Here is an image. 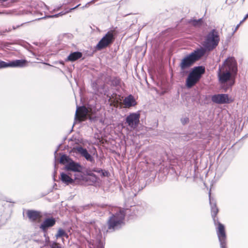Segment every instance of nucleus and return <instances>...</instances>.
Instances as JSON below:
<instances>
[{
    "mask_svg": "<svg viewBox=\"0 0 248 248\" xmlns=\"http://www.w3.org/2000/svg\"><path fill=\"white\" fill-rule=\"evenodd\" d=\"M26 61L24 60H16L6 62L0 61V68H3L8 67H22L25 66Z\"/></svg>",
    "mask_w": 248,
    "mask_h": 248,
    "instance_id": "9d476101",
    "label": "nucleus"
},
{
    "mask_svg": "<svg viewBox=\"0 0 248 248\" xmlns=\"http://www.w3.org/2000/svg\"><path fill=\"white\" fill-rule=\"evenodd\" d=\"M204 72V67L202 66H199L194 67L190 73L200 79L202 74Z\"/></svg>",
    "mask_w": 248,
    "mask_h": 248,
    "instance_id": "a211bd4d",
    "label": "nucleus"
},
{
    "mask_svg": "<svg viewBox=\"0 0 248 248\" xmlns=\"http://www.w3.org/2000/svg\"><path fill=\"white\" fill-rule=\"evenodd\" d=\"M202 18H200L198 20L196 19H193L190 20L189 22L192 25L195 26H200L202 23Z\"/></svg>",
    "mask_w": 248,
    "mask_h": 248,
    "instance_id": "a878e982",
    "label": "nucleus"
},
{
    "mask_svg": "<svg viewBox=\"0 0 248 248\" xmlns=\"http://www.w3.org/2000/svg\"><path fill=\"white\" fill-rule=\"evenodd\" d=\"M233 82L231 83V84H230V86H231L233 84Z\"/></svg>",
    "mask_w": 248,
    "mask_h": 248,
    "instance_id": "37998d69",
    "label": "nucleus"
},
{
    "mask_svg": "<svg viewBox=\"0 0 248 248\" xmlns=\"http://www.w3.org/2000/svg\"><path fill=\"white\" fill-rule=\"evenodd\" d=\"M88 112V109L84 106L77 107L75 119L79 121L84 120L86 118Z\"/></svg>",
    "mask_w": 248,
    "mask_h": 248,
    "instance_id": "f8f14e48",
    "label": "nucleus"
},
{
    "mask_svg": "<svg viewBox=\"0 0 248 248\" xmlns=\"http://www.w3.org/2000/svg\"><path fill=\"white\" fill-rule=\"evenodd\" d=\"M57 151H58V150H56V151H55V154H56V153H57Z\"/></svg>",
    "mask_w": 248,
    "mask_h": 248,
    "instance_id": "c03bdc74",
    "label": "nucleus"
},
{
    "mask_svg": "<svg viewBox=\"0 0 248 248\" xmlns=\"http://www.w3.org/2000/svg\"><path fill=\"white\" fill-rule=\"evenodd\" d=\"M15 29H16V28H15V27H13V29H14V30H15Z\"/></svg>",
    "mask_w": 248,
    "mask_h": 248,
    "instance_id": "a18cd8bd",
    "label": "nucleus"
},
{
    "mask_svg": "<svg viewBox=\"0 0 248 248\" xmlns=\"http://www.w3.org/2000/svg\"><path fill=\"white\" fill-rule=\"evenodd\" d=\"M215 225H217V233L220 242V247L221 248H226V235L224 226L218 220L216 221Z\"/></svg>",
    "mask_w": 248,
    "mask_h": 248,
    "instance_id": "0eeeda50",
    "label": "nucleus"
},
{
    "mask_svg": "<svg viewBox=\"0 0 248 248\" xmlns=\"http://www.w3.org/2000/svg\"><path fill=\"white\" fill-rule=\"evenodd\" d=\"M44 237H45V246L48 245L49 243V238L48 236L47 235L46 233H44Z\"/></svg>",
    "mask_w": 248,
    "mask_h": 248,
    "instance_id": "7c9ffc66",
    "label": "nucleus"
},
{
    "mask_svg": "<svg viewBox=\"0 0 248 248\" xmlns=\"http://www.w3.org/2000/svg\"><path fill=\"white\" fill-rule=\"evenodd\" d=\"M199 79H200L190 73L186 80V87L188 88H191Z\"/></svg>",
    "mask_w": 248,
    "mask_h": 248,
    "instance_id": "f3484780",
    "label": "nucleus"
},
{
    "mask_svg": "<svg viewBox=\"0 0 248 248\" xmlns=\"http://www.w3.org/2000/svg\"><path fill=\"white\" fill-rule=\"evenodd\" d=\"M48 10L47 6L41 1H32L28 10L24 12L22 14H31L36 16H43V13H46V10Z\"/></svg>",
    "mask_w": 248,
    "mask_h": 248,
    "instance_id": "20e7f679",
    "label": "nucleus"
},
{
    "mask_svg": "<svg viewBox=\"0 0 248 248\" xmlns=\"http://www.w3.org/2000/svg\"><path fill=\"white\" fill-rule=\"evenodd\" d=\"M111 82L113 85L118 86L120 85L121 80L119 78H115L112 80Z\"/></svg>",
    "mask_w": 248,
    "mask_h": 248,
    "instance_id": "cd10ccee",
    "label": "nucleus"
},
{
    "mask_svg": "<svg viewBox=\"0 0 248 248\" xmlns=\"http://www.w3.org/2000/svg\"><path fill=\"white\" fill-rule=\"evenodd\" d=\"M219 68L222 69H226L227 71L230 72L234 75L237 72V64L236 60L234 57H228L224 62L221 66H219Z\"/></svg>",
    "mask_w": 248,
    "mask_h": 248,
    "instance_id": "39448f33",
    "label": "nucleus"
},
{
    "mask_svg": "<svg viewBox=\"0 0 248 248\" xmlns=\"http://www.w3.org/2000/svg\"><path fill=\"white\" fill-rule=\"evenodd\" d=\"M61 179L62 181L66 185H69L73 183V180L67 174L62 172L61 173Z\"/></svg>",
    "mask_w": 248,
    "mask_h": 248,
    "instance_id": "5701e85b",
    "label": "nucleus"
},
{
    "mask_svg": "<svg viewBox=\"0 0 248 248\" xmlns=\"http://www.w3.org/2000/svg\"><path fill=\"white\" fill-rule=\"evenodd\" d=\"M46 65H50V64H48V63H46Z\"/></svg>",
    "mask_w": 248,
    "mask_h": 248,
    "instance_id": "49530a36",
    "label": "nucleus"
},
{
    "mask_svg": "<svg viewBox=\"0 0 248 248\" xmlns=\"http://www.w3.org/2000/svg\"><path fill=\"white\" fill-rule=\"evenodd\" d=\"M234 74L227 71L226 69H222L219 67L217 71L218 81L221 84H224L228 82H230L232 77Z\"/></svg>",
    "mask_w": 248,
    "mask_h": 248,
    "instance_id": "6e6552de",
    "label": "nucleus"
},
{
    "mask_svg": "<svg viewBox=\"0 0 248 248\" xmlns=\"http://www.w3.org/2000/svg\"><path fill=\"white\" fill-rule=\"evenodd\" d=\"M63 237H65L66 238H67L68 237V234L65 232V235H64L63 236Z\"/></svg>",
    "mask_w": 248,
    "mask_h": 248,
    "instance_id": "e433bc0d",
    "label": "nucleus"
},
{
    "mask_svg": "<svg viewBox=\"0 0 248 248\" xmlns=\"http://www.w3.org/2000/svg\"><path fill=\"white\" fill-rule=\"evenodd\" d=\"M65 169L74 172H81L82 170V167L79 163L71 160L65 165Z\"/></svg>",
    "mask_w": 248,
    "mask_h": 248,
    "instance_id": "4468645a",
    "label": "nucleus"
},
{
    "mask_svg": "<svg viewBox=\"0 0 248 248\" xmlns=\"http://www.w3.org/2000/svg\"><path fill=\"white\" fill-rule=\"evenodd\" d=\"M188 120V118H186L184 119V122L185 123H186L187 122V121Z\"/></svg>",
    "mask_w": 248,
    "mask_h": 248,
    "instance_id": "ea45409f",
    "label": "nucleus"
},
{
    "mask_svg": "<svg viewBox=\"0 0 248 248\" xmlns=\"http://www.w3.org/2000/svg\"><path fill=\"white\" fill-rule=\"evenodd\" d=\"M27 216L32 221L36 220L41 217L39 212L32 210H29L27 212Z\"/></svg>",
    "mask_w": 248,
    "mask_h": 248,
    "instance_id": "412c9836",
    "label": "nucleus"
},
{
    "mask_svg": "<svg viewBox=\"0 0 248 248\" xmlns=\"http://www.w3.org/2000/svg\"><path fill=\"white\" fill-rule=\"evenodd\" d=\"M96 0H91V1H90V2H88V3H87L85 5V6H83V7H82V9H84V8L88 7L90 6V5L91 4H93V3H94Z\"/></svg>",
    "mask_w": 248,
    "mask_h": 248,
    "instance_id": "2f4dec72",
    "label": "nucleus"
},
{
    "mask_svg": "<svg viewBox=\"0 0 248 248\" xmlns=\"http://www.w3.org/2000/svg\"><path fill=\"white\" fill-rule=\"evenodd\" d=\"M59 63L62 65H64V62L63 61H60Z\"/></svg>",
    "mask_w": 248,
    "mask_h": 248,
    "instance_id": "58836bf2",
    "label": "nucleus"
},
{
    "mask_svg": "<svg viewBox=\"0 0 248 248\" xmlns=\"http://www.w3.org/2000/svg\"><path fill=\"white\" fill-rule=\"evenodd\" d=\"M50 247L51 248H62L60 245L55 242H53L50 243Z\"/></svg>",
    "mask_w": 248,
    "mask_h": 248,
    "instance_id": "c85d7f7f",
    "label": "nucleus"
},
{
    "mask_svg": "<svg viewBox=\"0 0 248 248\" xmlns=\"http://www.w3.org/2000/svg\"><path fill=\"white\" fill-rule=\"evenodd\" d=\"M209 202L211 206V215L213 217V219L214 221L215 224H216V221L217 220L216 219V215H217L218 210L217 207L216 203L215 201H214V199L211 198V193L209 192Z\"/></svg>",
    "mask_w": 248,
    "mask_h": 248,
    "instance_id": "2eb2a0df",
    "label": "nucleus"
},
{
    "mask_svg": "<svg viewBox=\"0 0 248 248\" xmlns=\"http://www.w3.org/2000/svg\"><path fill=\"white\" fill-rule=\"evenodd\" d=\"M75 149L78 153L79 154L82 156L85 157L87 160L90 162H93V157L88 153L86 149L83 148L81 146H78Z\"/></svg>",
    "mask_w": 248,
    "mask_h": 248,
    "instance_id": "dca6fc26",
    "label": "nucleus"
},
{
    "mask_svg": "<svg viewBox=\"0 0 248 248\" xmlns=\"http://www.w3.org/2000/svg\"><path fill=\"white\" fill-rule=\"evenodd\" d=\"M72 159L70 158L67 155H63L61 156L60 158V163L64 164L66 163L68 164V162H70V161Z\"/></svg>",
    "mask_w": 248,
    "mask_h": 248,
    "instance_id": "393cba45",
    "label": "nucleus"
},
{
    "mask_svg": "<svg viewBox=\"0 0 248 248\" xmlns=\"http://www.w3.org/2000/svg\"><path fill=\"white\" fill-rule=\"evenodd\" d=\"M94 181H97V178L96 177H94Z\"/></svg>",
    "mask_w": 248,
    "mask_h": 248,
    "instance_id": "a19ab883",
    "label": "nucleus"
},
{
    "mask_svg": "<svg viewBox=\"0 0 248 248\" xmlns=\"http://www.w3.org/2000/svg\"><path fill=\"white\" fill-rule=\"evenodd\" d=\"M97 248H104V243L101 241H99L97 246Z\"/></svg>",
    "mask_w": 248,
    "mask_h": 248,
    "instance_id": "473e14b6",
    "label": "nucleus"
},
{
    "mask_svg": "<svg viewBox=\"0 0 248 248\" xmlns=\"http://www.w3.org/2000/svg\"><path fill=\"white\" fill-rule=\"evenodd\" d=\"M17 0H0V6L4 7H10Z\"/></svg>",
    "mask_w": 248,
    "mask_h": 248,
    "instance_id": "b1692460",
    "label": "nucleus"
},
{
    "mask_svg": "<svg viewBox=\"0 0 248 248\" xmlns=\"http://www.w3.org/2000/svg\"><path fill=\"white\" fill-rule=\"evenodd\" d=\"M82 56V54L80 52H74L70 54L68 56L66 61L74 62Z\"/></svg>",
    "mask_w": 248,
    "mask_h": 248,
    "instance_id": "4be33fe9",
    "label": "nucleus"
},
{
    "mask_svg": "<svg viewBox=\"0 0 248 248\" xmlns=\"http://www.w3.org/2000/svg\"><path fill=\"white\" fill-rule=\"evenodd\" d=\"M220 41L218 32L215 29L211 31L205 37L203 42V48L205 51H211L216 48Z\"/></svg>",
    "mask_w": 248,
    "mask_h": 248,
    "instance_id": "7ed1b4c3",
    "label": "nucleus"
},
{
    "mask_svg": "<svg viewBox=\"0 0 248 248\" xmlns=\"http://www.w3.org/2000/svg\"><path fill=\"white\" fill-rule=\"evenodd\" d=\"M237 1V0H233L232 2H235Z\"/></svg>",
    "mask_w": 248,
    "mask_h": 248,
    "instance_id": "79ce46f5",
    "label": "nucleus"
},
{
    "mask_svg": "<svg viewBox=\"0 0 248 248\" xmlns=\"http://www.w3.org/2000/svg\"><path fill=\"white\" fill-rule=\"evenodd\" d=\"M212 101L214 103L221 104L229 103L232 101V100L227 94H218L212 96Z\"/></svg>",
    "mask_w": 248,
    "mask_h": 248,
    "instance_id": "9b49d317",
    "label": "nucleus"
},
{
    "mask_svg": "<svg viewBox=\"0 0 248 248\" xmlns=\"http://www.w3.org/2000/svg\"><path fill=\"white\" fill-rule=\"evenodd\" d=\"M100 171V172L99 173L100 174V175L102 177H105V176H107V177H108V174H109V172L108 171H106L105 170H99Z\"/></svg>",
    "mask_w": 248,
    "mask_h": 248,
    "instance_id": "c756f323",
    "label": "nucleus"
},
{
    "mask_svg": "<svg viewBox=\"0 0 248 248\" xmlns=\"http://www.w3.org/2000/svg\"><path fill=\"white\" fill-rule=\"evenodd\" d=\"M205 53V51L203 47H200L183 58L179 65L181 71L184 72L185 70L190 67L196 61L203 56Z\"/></svg>",
    "mask_w": 248,
    "mask_h": 248,
    "instance_id": "f03ea898",
    "label": "nucleus"
},
{
    "mask_svg": "<svg viewBox=\"0 0 248 248\" xmlns=\"http://www.w3.org/2000/svg\"><path fill=\"white\" fill-rule=\"evenodd\" d=\"M14 12V11H11V10H9V11H2V12H1L0 11V14H4V13H6L7 14H13Z\"/></svg>",
    "mask_w": 248,
    "mask_h": 248,
    "instance_id": "72a5a7b5",
    "label": "nucleus"
},
{
    "mask_svg": "<svg viewBox=\"0 0 248 248\" xmlns=\"http://www.w3.org/2000/svg\"><path fill=\"white\" fill-rule=\"evenodd\" d=\"M248 17V13L245 16L243 19L240 22V23H242L244 22L247 18Z\"/></svg>",
    "mask_w": 248,
    "mask_h": 248,
    "instance_id": "c9c22d12",
    "label": "nucleus"
},
{
    "mask_svg": "<svg viewBox=\"0 0 248 248\" xmlns=\"http://www.w3.org/2000/svg\"><path fill=\"white\" fill-rule=\"evenodd\" d=\"M123 102L126 108H130L136 105V100L132 95H129L126 97Z\"/></svg>",
    "mask_w": 248,
    "mask_h": 248,
    "instance_id": "6ab92c4d",
    "label": "nucleus"
},
{
    "mask_svg": "<svg viewBox=\"0 0 248 248\" xmlns=\"http://www.w3.org/2000/svg\"><path fill=\"white\" fill-rule=\"evenodd\" d=\"M127 209L115 207L112 209L114 213L109 217L108 221V229L106 232H113L121 229L124 225V218ZM102 231H106V228Z\"/></svg>",
    "mask_w": 248,
    "mask_h": 248,
    "instance_id": "f257e3e1",
    "label": "nucleus"
},
{
    "mask_svg": "<svg viewBox=\"0 0 248 248\" xmlns=\"http://www.w3.org/2000/svg\"><path fill=\"white\" fill-rule=\"evenodd\" d=\"M240 24H241V23H240L238 25H237V26L236 27V28H235V31H236V30H237L238 29V28H239V25H240Z\"/></svg>",
    "mask_w": 248,
    "mask_h": 248,
    "instance_id": "4c0bfd02",
    "label": "nucleus"
},
{
    "mask_svg": "<svg viewBox=\"0 0 248 248\" xmlns=\"http://www.w3.org/2000/svg\"><path fill=\"white\" fill-rule=\"evenodd\" d=\"M102 170L100 169H98V168H95V169H94L93 170V171L97 172L98 173H99L100 172V171L99 170Z\"/></svg>",
    "mask_w": 248,
    "mask_h": 248,
    "instance_id": "f704fd0d",
    "label": "nucleus"
},
{
    "mask_svg": "<svg viewBox=\"0 0 248 248\" xmlns=\"http://www.w3.org/2000/svg\"><path fill=\"white\" fill-rule=\"evenodd\" d=\"M56 223V220L53 217L47 218L40 226V229L44 232L46 233L47 229L53 226Z\"/></svg>",
    "mask_w": 248,
    "mask_h": 248,
    "instance_id": "ddd939ff",
    "label": "nucleus"
},
{
    "mask_svg": "<svg viewBox=\"0 0 248 248\" xmlns=\"http://www.w3.org/2000/svg\"><path fill=\"white\" fill-rule=\"evenodd\" d=\"M80 5V4H78V5L77 6L74 7V8H71L69 10L65 11V12H60L57 14H55V15H51V16H47L45 14V16H43V17H38L37 18H36L35 20H40V19H44V18H56V17H59V16H63L70 12H71L72 10H74L75 9H76Z\"/></svg>",
    "mask_w": 248,
    "mask_h": 248,
    "instance_id": "aec40b11",
    "label": "nucleus"
},
{
    "mask_svg": "<svg viewBox=\"0 0 248 248\" xmlns=\"http://www.w3.org/2000/svg\"><path fill=\"white\" fill-rule=\"evenodd\" d=\"M245 0H243V1H244Z\"/></svg>",
    "mask_w": 248,
    "mask_h": 248,
    "instance_id": "de8ad7c7",
    "label": "nucleus"
},
{
    "mask_svg": "<svg viewBox=\"0 0 248 248\" xmlns=\"http://www.w3.org/2000/svg\"><path fill=\"white\" fill-rule=\"evenodd\" d=\"M64 235H65V231L62 229H59L57 234L55 235V237L57 239H58L59 238L63 237Z\"/></svg>",
    "mask_w": 248,
    "mask_h": 248,
    "instance_id": "bb28decb",
    "label": "nucleus"
},
{
    "mask_svg": "<svg viewBox=\"0 0 248 248\" xmlns=\"http://www.w3.org/2000/svg\"><path fill=\"white\" fill-rule=\"evenodd\" d=\"M114 40L113 31H108L99 41L96 46L97 50H101L112 43Z\"/></svg>",
    "mask_w": 248,
    "mask_h": 248,
    "instance_id": "423d86ee",
    "label": "nucleus"
},
{
    "mask_svg": "<svg viewBox=\"0 0 248 248\" xmlns=\"http://www.w3.org/2000/svg\"><path fill=\"white\" fill-rule=\"evenodd\" d=\"M140 114L132 113L128 115L125 119V123L132 129L136 128L140 122Z\"/></svg>",
    "mask_w": 248,
    "mask_h": 248,
    "instance_id": "1a4fd4ad",
    "label": "nucleus"
}]
</instances>
